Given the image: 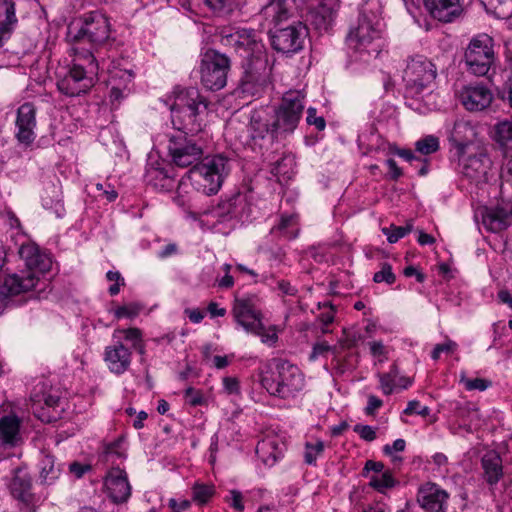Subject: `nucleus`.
<instances>
[{
    "label": "nucleus",
    "mask_w": 512,
    "mask_h": 512,
    "mask_svg": "<svg viewBox=\"0 0 512 512\" xmlns=\"http://www.w3.org/2000/svg\"><path fill=\"white\" fill-rule=\"evenodd\" d=\"M397 155L401 158H403L405 161L409 162L410 164H413L414 162L420 164V169L418 172L419 176H425L427 175L429 171V161L426 158H422L421 156L415 155V153L411 150H398Z\"/></svg>",
    "instance_id": "a18cd8bd"
},
{
    "label": "nucleus",
    "mask_w": 512,
    "mask_h": 512,
    "mask_svg": "<svg viewBox=\"0 0 512 512\" xmlns=\"http://www.w3.org/2000/svg\"><path fill=\"white\" fill-rule=\"evenodd\" d=\"M131 358V350L122 341L116 340L105 348L104 361L110 372L116 375H121L129 369Z\"/></svg>",
    "instance_id": "4be33fe9"
},
{
    "label": "nucleus",
    "mask_w": 512,
    "mask_h": 512,
    "mask_svg": "<svg viewBox=\"0 0 512 512\" xmlns=\"http://www.w3.org/2000/svg\"><path fill=\"white\" fill-rule=\"evenodd\" d=\"M333 348L326 342H317L313 345L312 351L309 355L310 361H315L321 356H325Z\"/></svg>",
    "instance_id": "0e129e2a"
},
{
    "label": "nucleus",
    "mask_w": 512,
    "mask_h": 512,
    "mask_svg": "<svg viewBox=\"0 0 512 512\" xmlns=\"http://www.w3.org/2000/svg\"><path fill=\"white\" fill-rule=\"evenodd\" d=\"M449 494L435 483L423 484L417 494V502L425 512H447Z\"/></svg>",
    "instance_id": "6ab92c4d"
},
{
    "label": "nucleus",
    "mask_w": 512,
    "mask_h": 512,
    "mask_svg": "<svg viewBox=\"0 0 512 512\" xmlns=\"http://www.w3.org/2000/svg\"><path fill=\"white\" fill-rule=\"evenodd\" d=\"M425 9L438 21L452 22L462 13L461 0H423Z\"/></svg>",
    "instance_id": "5701e85b"
},
{
    "label": "nucleus",
    "mask_w": 512,
    "mask_h": 512,
    "mask_svg": "<svg viewBox=\"0 0 512 512\" xmlns=\"http://www.w3.org/2000/svg\"><path fill=\"white\" fill-rule=\"evenodd\" d=\"M412 229L413 225L411 223H407L405 226L391 225L390 227L383 228L382 232L387 236L388 242L392 244L405 237L412 231Z\"/></svg>",
    "instance_id": "49530a36"
},
{
    "label": "nucleus",
    "mask_w": 512,
    "mask_h": 512,
    "mask_svg": "<svg viewBox=\"0 0 512 512\" xmlns=\"http://www.w3.org/2000/svg\"><path fill=\"white\" fill-rule=\"evenodd\" d=\"M440 148L439 138L434 135H427L415 143L416 152L427 156L437 152Z\"/></svg>",
    "instance_id": "79ce46f5"
},
{
    "label": "nucleus",
    "mask_w": 512,
    "mask_h": 512,
    "mask_svg": "<svg viewBox=\"0 0 512 512\" xmlns=\"http://www.w3.org/2000/svg\"><path fill=\"white\" fill-rule=\"evenodd\" d=\"M179 4L182 8L194 14H199L204 8H207L206 0H179Z\"/></svg>",
    "instance_id": "13d9d810"
},
{
    "label": "nucleus",
    "mask_w": 512,
    "mask_h": 512,
    "mask_svg": "<svg viewBox=\"0 0 512 512\" xmlns=\"http://www.w3.org/2000/svg\"><path fill=\"white\" fill-rule=\"evenodd\" d=\"M265 14L269 17H272V20L278 24L281 21L287 19L288 10L286 9L285 3L282 0H276L265 7Z\"/></svg>",
    "instance_id": "c03bdc74"
},
{
    "label": "nucleus",
    "mask_w": 512,
    "mask_h": 512,
    "mask_svg": "<svg viewBox=\"0 0 512 512\" xmlns=\"http://www.w3.org/2000/svg\"><path fill=\"white\" fill-rule=\"evenodd\" d=\"M298 218L296 215H282L278 224L272 227L271 233L278 237L294 239L298 235Z\"/></svg>",
    "instance_id": "72a5a7b5"
},
{
    "label": "nucleus",
    "mask_w": 512,
    "mask_h": 512,
    "mask_svg": "<svg viewBox=\"0 0 512 512\" xmlns=\"http://www.w3.org/2000/svg\"><path fill=\"white\" fill-rule=\"evenodd\" d=\"M325 444L322 440L306 442L304 445V462L310 466H316L318 457L322 456Z\"/></svg>",
    "instance_id": "4c0bfd02"
},
{
    "label": "nucleus",
    "mask_w": 512,
    "mask_h": 512,
    "mask_svg": "<svg viewBox=\"0 0 512 512\" xmlns=\"http://www.w3.org/2000/svg\"><path fill=\"white\" fill-rule=\"evenodd\" d=\"M454 415L460 422L461 426L470 428L473 419L478 418V410L472 407L470 404L457 403L454 410Z\"/></svg>",
    "instance_id": "ea45409f"
},
{
    "label": "nucleus",
    "mask_w": 512,
    "mask_h": 512,
    "mask_svg": "<svg viewBox=\"0 0 512 512\" xmlns=\"http://www.w3.org/2000/svg\"><path fill=\"white\" fill-rule=\"evenodd\" d=\"M460 173L476 184L487 181L488 171L491 169L492 161L486 149L481 146H474L458 152Z\"/></svg>",
    "instance_id": "9b49d317"
},
{
    "label": "nucleus",
    "mask_w": 512,
    "mask_h": 512,
    "mask_svg": "<svg viewBox=\"0 0 512 512\" xmlns=\"http://www.w3.org/2000/svg\"><path fill=\"white\" fill-rule=\"evenodd\" d=\"M317 110L313 107L307 109L306 121L309 125H314L317 130L322 131L325 129L326 122L322 116H317Z\"/></svg>",
    "instance_id": "052dcab7"
},
{
    "label": "nucleus",
    "mask_w": 512,
    "mask_h": 512,
    "mask_svg": "<svg viewBox=\"0 0 512 512\" xmlns=\"http://www.w3.org/2000/svg\"><path fill=\"white\" fill-rule=\"evenodd\" d=\"M230 269H231V265L230 264H224L223 265V270L225 271V275L222 278H220V279H218V278L216 279V283H217L219 288L229 289V288H231L234 285V279L229 274Z\"/></svg>",
    "instance_id": "774afa93"
},
{
    "label": "nucleus",
    "mask_w": 512,
    "mask_h": 512,
    "mask_svg": "<svg viewBox=\"0 0 512 512\" xmlns=\"http://www.w3.org/2000/svg\"><path fill=\"white\" fill-rule=\"evenodd\" d=\"M171 105V121L178 131L192 135L202 130L203 115L208 108L207 99L196 87L175 88Z\"/></svg>",
    "instance_id": "20e7f679"
},
{
    "label": "nucleus",
    "mask_w": 512,
    "mask_h": 512,
    "mask_svg": "<svg viewBox=\"0 0 512 512\" xmlns=\"http://www.w3.org/2000/svg\"><path fill=\"white\" fill-rule=\"evenodd\" d=\"M20 258L25 262V265L29 269L27 272L18 274L19 276H25L32 273L36 277V283L38 277L36 276L35 270L44 272L50 267V260L41 253L39 248L33 243L22 244L19 248Z\"/></svg>",
    "instance_id": "b1692460"
},
{
    "label": "nucleus",
    "mask_w": 512,
    "mask_h": 512,
    "mask_svg": "<svg viewBox=\"0 0 512 512\" xmlns=\"http://www.w3.org/2000/svg\"><path fill=\"white\" fill-rule=\"evenodd\" d=\"M207 8L217 15H228L235 7V0H206Z\"/></svg>",
    "instance_id": "de8ad7c7"
},
{
    "label": "nucleus",
    "mask_w": 512,
    "mask_h": 512,
    "mask_svg": "<svg viewBox=\"0 0 512 512\" xmlns=\"http://www.w3.org/2000/svg\"><path fill=\"white\" fill-rule=\"evenodd\" d=\"M260 333H253L261 338V341L265 344L273 346L277 340L278 336L273 328L266 329L264 324L261 322Z\"/></svg>",
    "instance_id": "e2e57ef3"
},
{
    "label": "nucleus",
    "mask_w": 512,
    "mask_h": 512,
    "mask_svg": "<svg viewBox=\"0 0 512 512\" xmlns=\"http://www.w3.org/2000/svg\"><path fill=\"white\" fill-rule=\"evenodd\" d=\"M380 383V389L384 395H391L397 389V383L394 378L386 373L377 375Z\"/></svg>",
    "instance_id": "603ef678"
},
{
    "label": "nucleus",
    "mask_w": 512,
    "mask_h": 512,
    "mask_svg": "<svg viewBox=\"0 0 512 512\" xmlns=\"http://www.w3.org/2000/svg\"><path fill=\"white\" fill-rule=\"evenodd\" d=\"M337 10V0H311L308 21L317 31L327 32L335 21Z\"/></svg>",
    "instance_id": "f3484780"
},
{
    "label": "nucleus",
    "mask_w": 512,
    "mask_h": 512,
    "mask_svg": "<svg viewBox=\"0 0 512 512\" xmlns=\"http://www.w3.org/2000/svg\"><path fill=\"white\" fill-rule=\"evenodd\" d=\"M512 220V209L505 207H494L483 215V225L491 232H500L506 229Z\"/></svg>",
    "instance_id": "c756f323"
},
{
    "label": "nucleus",
    "mask_w": 512,
    "mask_h": 512,
    "mask_svg": "<svg viewBox=\"0 0 512 512\" xmlns=\"http://www.w3.org/2000/svg\"><path fill=\"white\" fill-rule=\"evenodd\" d=\"M106 278L110 282H114L108 289L111 296H115L120 292V288L125 285V280L118 271H108Z\"/></svg>",
    "instance_id": "3c124183"
},
{
    "label": "nucleus",
    "mask_w": 512,
    "mask_h": 512,
    "mask_svg": "<svg viewBox=\"0 0 512 512\" xmlns=\"http://www.w3.org/2000/svg\"><path fill=\"white\" fill-rule=\"evenodd\" d=\"M60 396L58 391L45 384L37 385L31 395V410L42 422L50 423L58 418L54 413L58 407Z\"/></svg>",
    "instance_id": "4468645a"
},
{
    "label": "nucleus",
    "mask_w": 512,
    "mask_h": 512,
    "mask_svg": "<svg viewBox=\"0 0 512 512\" xmlns=\"http://www.w3.org/2000/svg\"><path fill=\"white\" fill-rule=\"evenodd\" d=\"M108 497L114 503H125L131 496V485L125 470L112 467L104 481Z\"/></svg>",
    "instance_id": "aec40b11"
},
{
    "label": "nucleus",
    "mask_w": 512,
    "mask_h": 512,
    "mask_svg": "<svg viewBox=\"0 0 512 512\" xmlns=\"http://www.w3.org/2000/svg\"><path fill=\"white\" fill-rule=\"evenodd\" d=\"M185 399L193 407L200 406L204 403L202 392L193 387H188L185 390Z\"/></svg>",
    "instance_id": "680f3d73"
},
{
    "label": "nucleus",
    "mask_w": 512,
    "mask_h": 512,
    "mask_svg": "<svg viewBox=\"0 0 512 512\" xmlns=\"http://www.w3.org/2000/svg\"><path fill=\"white\" fill-rule=\"evenodd\" d=\"M458 99L466 110L478 112L490 106L493 94L484 85H467L458 92Z\"/></svg>",
    "instance_id": "412c9836"
},
{
    "label": "nucleus",
    "mask_w": 512,
    "mask_h": 512,
    "mask_svg": "<svg viewBox=\"0 0 512 512\" xmlns=\"http://www.w3.org/2000/svg\"><path fill=\"white\" fill-rule=\"evenodd\" d=\"M15 126V136L18 142L25 146L31 145L36 138L34 131L36 127V107L34 104L25 102L17 109Z\"/></svg>",
    "instance_id": "a211bd4d"
},
{
    "label": "nucleus",
    "mask_w": 512,
    "mask_h": 512,
    "mask_svg": "<svg viewBox=\"0 0 512 512\" xmlns=\"http://www.w3.org/2000/svg\"><path fill=\"white\" fill-rule=\"evenodd\" d=\"M125 339L126 341H130L132 343V347L139 351V353H144V345L142 343V333L138 328H127V329H117L113 333V339L121 341V339Z\"/></svg>",
    "instance_id": "c9c22d12"
},
{
    "label": "nucleus",
    "mask_w": 512,
    "mask_h": 512,
    "mask_svg": "<svg viewBox=\"0 0 512 512\" xmlns=\"http://www.w3.org/2000/svg\"><path fill=\"white\" fill-rule=\"evenodd\" d=\"M105 457L106 461H111L112 463H114L116 459H124L126 457L125 440L118 438L106 445Z\"/></svg>",
    "instance_id": "37998d69"
},
{
    "label": "nucleus",
    "mask_w": 512,
    "mask_h": 512,
    "mask_svg": "<svg viewBox=\"0 0 512 512\" xmlns=\"http://www.w3.org/2000/svg\"><path fill=\"white\" fill-rule=\"evenodd\" d=\"M403 413L406 415L417 414L426 417L430 414V408L428 406H421L418 400H411L408 402Z\"/></svg>",
    "instance_id": "6e6d98bb"
},
{
    "label": "nucleus",
    "mask_w": 512,
    "mask_h": 512,
    "mask_svg": "<svg viewBox=\"0 0 512 512\" xmlns=\"http://www.w3.org/2000/svg\"><path fill=\"white\" fill-rule=\"evenodd\" d=\"M61 468L56 465L52 455H44L40 461V478L45 484L53 483L60 475Z\"/></svg>",
    "instance_id": "f704fd0d"
},
{
    "label": "nucleus",
    "mask_w": 512,
    "mask_h": 512,
    "mask_svg": "<svg viewBox=\"0 0 512 512\" xmlns=\"http://www.w3.org/2000/svg\"><path fill=\"white\" fill-rule=\"evenodd\" d=\"M110 33L108 19L99 12H91L85 16L84 21L74 36L75 40H87L93 44L104 43Z\"/></svg>",
    "instance_id": "dca6fc26"
},
{
    "label": "nucleus",
    "mask_w": 512,
    "mask_h": 512,
    "mask_svg": "<svg viewBox=\"0 0 512 512\" xmlns=\"http://www.w3.org/2000/svg\"><path fill=\"white\" fill-rule=\"evenodd\" d=\"M370 353L379 362H384L388 359V350L382 341H372L369 343Z\"/></svg>",
    "instance_id": "5fc2aeb1"
},
{
    "label": "nucleus",
    "mask_w": 512,
    "mask_h": 512,
    "mask_svg": "<svg viewBox=\"0 0 512 512\" xmlns=\"http://www.w3.org/2000/svg\"><path fill=\"white\" fill-rule=\"evenodd\" d=\"M145 182L157 191L167 192L174 188L175 180L167 170L161 167L148 166L145 172Z\"/></svg>",
    "instance_id": "7c9ffc66"
},
{
    "label": "nucleus",
    "mask_w": 512,
    "mask_h": 512,
    "mask_svg": "<svg viewBox=\"0 0 512 512\" xmlns=\"http://www.w3.org/2000/svg\"><path fill=\"white\" fill-rule=\"evenodd\" d=\"M323 308L324 311L319 314L318 318L323 325L327 326L334 321L335 311L331 303H324Z\"/></svg>",
    "instance_id": "338daca9"
},
{
    "label": "nucleus",
    "mask_w": 512,
    "mask_h": 512,
    "mask_svg": "<svg viewBox=\"0 0 512 512\" xmlns=\"http://www.w3.org/2000/svg\"><path fill=\"white\" fill-rule=\"evenodd\" d=\"M75 62L64 75H58L57 88L68 97L87 93L94 86L98 63L91 52L76 51Z\"/></svg>",
    "instance_id": "423d86ee"
},
{
    "label": "nucleus",
    "mask_w": 512,
    "mask_h": 512,
    "mask_svg": "<svg viewBox=\"0 0 512 512\" xmlns=\"http://www.w3.org/2000/svg\"><path fill=\"white\" fill-rule=\"evenodd\" d=\"M382 406L383 401L379 397L375 395H369L364 412L367 416H374Z\"/></svg>",
    "instance_id": "69168bd1"
},
{
    "label": "nucleus",
    "mask_w": 512,
    "mask_h": 512,
    "mask_svg": "<svg viewBox=\"0 0 512 512\" xmlns=\"http://www.w3.org/2000/svg\"><path fill=\"white\" fill-rule=\"evenodd\" d=\"M193 500L199 505H205L215 495L212 484L195 483L192 487Z\"/></svg>",
    "instance_id": "a19ab883"
},
{
    "label": "nucleus",
    "mask_w": 512,
    "mask_h": 512,
    "mask_svg": "<svg viewBox=\"0 0 512 512\" xmlns=\"http://www.w3.org/2000/svg\"><path fill=\"white\" fill-rule=\"evenodd\" d=\"M284 453V443L276 436H266L257 443L256 454L267 466H273Z\"/></svg>",
    "instance_id": "bb28decb"
},
{
    "label": "nucleus",
    "mask_w": 512,
    "mask_h": 512,
    "mask_svg": "<svg viewBox=\"0 0 512 512\" xmlns=\"http://www.w3.org/2000/svg\"><path fill=\"white\" fill-rule=\"evenodd\" d=\"M464 61L470 73L486 75L495 61L493 38L486 33L475 35L465 50Z\"/></svg>",
    "instance_id": "6e6552de"
},
{
    "label": "nucleus",
    "mask_w": 512,
    "mask_h": 512,
    "mask_svg": "<svg viewBox=\"0 0 512 512\" xmlns=\"http://www.w3.org/2000/svg\"><path fill=\"white\" fill-rule=\"evenodd\" d=\"M230 171L231 161L223 154L205 157L179 181L174 201L184 207L188 202L185 194L190 187L207 196L217 194Z\"/></svg>",
    "instance_id": "7ed1b4c3"
},
{
    "label": "nucleus",
    "mask_w": 512,
    "mask_h": 512,
    "mask_svg": "<svg viewBox=\"0 0 512 512\" xmlns=\"http://www.w3.org/2000/svg\"><path fill=\"white\" fill-rule=\"evenodd\" d=\"M9 490L14 499L18 500L26 507L31 506L33 502L31 479L22 469L17 468L14 470V476L9 484Z\"/></svg>",
    "instance_id": "a878e982"
},
{
    "label": "nucleus",
    "mask_w": 512,
    "mask_h": 512,
    "mask_svg": "<svg viewBox=\"0 0 512 512\" xmlns=\"http://www.w3.org/2000/svg\"><path fill=\"white\" fill-rule=\"evenodd\" d=\"M382 4L380 0H366L361 7L358 21L350 28L346 37L349 49L367 62L376 58L383 46Z\"/></svg>",
    "instance_id": "f03ea898"
},
{
    "label": "nucleus",
    "mask_w": 512,
    "mask_h": 512,
    "mask_svg": "<svg viewBox=\"0 0 512 512\" xmlns=\"http://www.w3.org/2000/svg\"><path fill=\"white\" fill-rule=\"evenodd\" d=\"M486 481L490 485L499 482L503 476V465L500 455L495 451L487 452L481 460Z\"/></svg>",
    "instance_id": "2f4dec72"
},
{
    "label": "nucleus",
    "mask_w": 512,
    "mask_h": 512,
    "mask_svg": "<svg viewBox=\"0 0 512 512\" xmlns=\"http://www.w3.org/2000/svg\"><path fill=\"white\" fill-rule=\"evenodd\" d=\"M220 43L235 50L242 57L243 93L259 95L270 83L271 66L267 50L258 31L248 28H223Z\"/></svg>",
    "instance_id": "f257e3e1"
},
{
    "label": "nucleus",
    "mask_w": 512,
    "mask_h": 512,
    "mask_svg": "<svg viewBox=\"0 0 512 512\" xmlns=\"http://www.w3.org/2000/svg\"><path fill=\"white\" fill-rule=\"evenodd\" d=\"M437 76L435 65L422 55L411 57L403 72L406 89L414 95L431 87Z\"/></svg>",
    "instance_id": "1a4fd4ad"
},
{
    "label": "nucleus",
    "mask_w": 512,
    "mask_h": 512,
    "mask_svg": "<svg viewBox=\"0 0 512 512\" xmlns=\"http://www.w3.org/2000/svg\"><path fill=\"white\" fill-rule=\"evenodd\" d=\"M396 276L392 271V266L387 263L383 262L380 264V270L376 272L373 276V281L375 283H386L388 285H391L395 282Z\"/></svg>",
    "instance_id": "09e8293b"
},
{
    "label": "nucleus",
    "mask_w": 512,
    "mask_h": 512,
    "mask_svg": "<svg viewBox=\"0 0 512 512\" xmlns=\"http://www.w3.org/2000/svg\"><path fill=\"white\" fill-rule=\"evenodd\" d=\"M17 23L15 3L12 0H0V47L11 38Z\"/></svg>",
    "instance_id": "cd10ccee"
},
{
    "label": "nucleus",
    "mask_w": 512,
    "mask_h": 512,
    "mask_svg": "<svg viewBox=\"0 0 512 512\" xmlns=\"http://www.w3.org/2000/svg\"><path fill=\"white\" fill-rule=\"evenodd\" d=\"M232 314L237 322L248 333H260L263 315L258 308V298L255 295L236 297Z\"/></svg>",
    "instance_id": "ddd939ff"
},
{
    "label": "nucleus",
    "mask_w": 512,
    "mask_h": 512,
    "mask_svg": "<svg viewBox=\"0 0 512 512\" xmlns=\"http://www.w3.org/2000/svg\"><path fill=\"white\" fill-rule=\"evenodd\" d=\"M475 135V129L468 121L457 120L451 131V141L454 143L457 153L474 147L475 145L471 141Z\"/></svg>",
    "instance_id": "c85d7f7f"
},
{
    "label": "nucleus",
    "mask_w": 512,
    "mask_h": 512,
    "mask_svg": "<svg viewBox=\"0 0 512 512\" xmlns=\"http://www.w3.org/2000/svg\"><path fill=\"white\" fill-rule=\"evenodd\" d=\"M306 27L301 23L276 29L271 36L272 47L283 54H294L303 48Z\"/></svg>",
    "instance_id": "2eb2a0df"
},
{
    "label": "nucleus",
    "mask_w": 512,
    "mask_h": 512,
    "mask_svg": "<svg viewBox=\"0 0 512 512\" xmlns=\"http://www.w3.org/2000/svg\"><path fill=\"white\" fill-rule=\"evenodd\" d=\"M188 131H179L169 139L168 150L172 161L178 167H188L198 161L203 150L193 139L188 137Z\"/></svg>",
    "instance_id": "f8f14e48"
},
{
    "label": "nucleus",
    "mask_w": 512,
    "mask_h": 512,
    "mask_svg": "<svg viewBox=\"0 0 512 512\" xmlns=\"http://www.w3.org/2000/svg\"><path fill=\"white\" fill-rule=\"evenodd\" d=\"M262 387L274 397L294 399L305 387V378L301 370L294 364L276 359L261 374Z\"/></svg>",
    "instance_id": "39448f33"
},
{
    "label": "nucleus",
    "mask_w": 512,
    "mask_h": 512,
    "mask_svg": "<svg viewBox=\"0 0 512 512\" xmlns=\"http://www.w3.org/2000/svg\"><path fill=\"white\" fill-rule=\"evenodd\" d=\"M141 305L137 303H129L123 306L118 307L114 311V315L116 318H135L141 311Z\"/></svg>",
    "instance_id": "8fccbe9b"
},
{
    "label": "nucleus",
    "mask_w": 512,
    "mask_h": 512,
    "mask_svg": "<svg viewBox=\"0 0 512 512\" xmlns=\"http://www.w3.org/2000/svg\"><path fill=\"white\" fill-rule=\"evenodd\" d=\"M231 61L228 56L214 49L200 55L199 78L201 85L210 91H219L227 84Z\"/></svg>",
    "instance_id": "0eeeda50"
},
{
    "label": "nucleus",
    "mask_w": 512,
    "mask_h": 512,
    "mask_svg": "<svg viewBox=\"0 0 512 512\" xmlns=\"http://www.w3.org/2000/svg\"><path fill=\"white\" fill-rule=\"evenodd\" d=\"M494 139L504 149L512 148V121L498 122L494 127Z\"/></svg>",
    "instance_id": "e433bc0d"
},
{
    "label": "nucleus",
    "mask_w": 512,
    "mask_h": 512,
    "mask_svg": "<svg viewBox=\"0 0 512 512\" xmlns=\"http://www.w3.org/2000/svg\"><path fill=\"white\" fill-rule=\"evenodd\" d=\"M353 430L365 441L371 442L376 439V430L370 425L357 424Z\"/></svg>",
    "instance_id": "bf43d9fd"
},
{
    "label": "nucleus",
    "mask_w": 512,
    "mask_h": 512,
    "mask_svg": "<svg viewBox=\"0 0 512 512\" xmlns=\"http://www.w3.org/2000/svg\"><path fill=\"white\" fill-rule=\"evenodd\" d=\"M225 501L237 512L244 511L243 495L238 490H231L229 496L225 497Z\"/></svg>",
    "instance_id": "4d7b16f0"
},
{
    "label": "nucleus",
    "mask_w": 512,
    "mask_h": 512,
    "mask_svg": "<svg viewBox=\"0 0 512 512\" xmlns=\"http://www.w3.org/2000/svg\"><path fill=\"white\" fill-rule=\"evenodd\" d=\"M461 382L464 384L465 388L468 391H472V390L484 391L491 385L490 381H487L482 378L469 379V378L462 377Z\"/></svg>",
    "instance_id": "864d4df0"
},
{
    "label": "nucleus",
    "mask_w": 512,
    "mask_h": 512,
    "mask_svg": "<svg viewBox=\"0 0 512 512\" xmlns=\"http://www.w3.org/2000/svg\"><path fill=\"white\" fill-rule=\"evenodd\" d=\"M397 481L394 479L390 471H384L382 474H374L370 477L369 485L380 493L393 488Z\"/></svg>",
    "instance_id": "58836bf2"
},
{
    "label": "nucleus",
    "mask_w": 512,
    "mask_h": 512,
    "mask_svg": "<svg viewBox=\"0 0 512 512\" xmlns=\"http://www.w3.org/2000/svg\"><path fill=\"white\" fill-rule=\"evenodd\" d=\"M134 73L131 70L114 69L110 72V102L117 107L121 101L130 93Z\"/></svg>",
    "instance_id": "393cba45"
},
{
    "label": "nucleus",
    "mask_w": 512,
    "mask_h": 512,
    "mask_svg": "<svg viewBox=\"0 0 512 512\" xmlns=\"http://www.w3.org/2000/svg\"><path fill=\"white\" fill-rule=\"evenodd\" d=\"M305 94L301 90L286 92L275 113L273 128L276 132H292L297 127L304 110Z\"/></svg>",
    "instance_id": "9d476101"
},
{
    "label": "nucleus",
    "mask_w": 512,
    "mask_h": 512,
    "mask_svg": "<svg viewBox=\"0 0 512 512\" xmlns=\"http://www.w3.org/2000/svg\"><path fill=\"white\" fill-rule=\"evenodd\" d=\"M20 419L9 414L0 418V439L2 443L15 446L20 440Z\"/></svg>",
    "instance_id": "473e14b6"
}]
</instances>
